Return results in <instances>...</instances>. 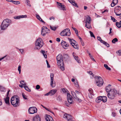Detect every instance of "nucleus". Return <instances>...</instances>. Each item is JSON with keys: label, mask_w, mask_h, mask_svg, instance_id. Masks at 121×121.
I'll return each mask as SVG.
<instances>
[{"label": "nucleus", "mask_w": 121, "mask_h": 121, "mask_svg": "<svg viewBox=\"0 0 121 121\" xmlns=\"http://www.w3.org/2000/svg\"><path fill=\"white\" fill-rule=\"evenodd\" d=\"M116 25L118 28H120L121 27V23L120 22L119 23L116 22Z\"/></svg>", "instance_id": "obj_32"}, {"label": "nucleus", "mask_w": 121, "mask_h": 121, "mask_svg": "<svg viewBox=\"0 0 121 121\" xmlns=\"http://www.w3.org/2000/svg\"><path fill=\"white\" fill-rule=\"evenodd\" d=\"M75 92L77 96V95L78 96V95H79L81 94L77 90H76L75 91Z\"/></svg>", "instance_id": "obj_46"}, {"label": "nucleus", "mask_w": 121, "mask_h": 121, "mask_svg": "<svg viewBox=\"0 0 121 121\" xmlns=\"http://www.w3.org/2000/svg\"><path fill=\"white\" fill-rule=\"evenodd\" d=\"M89 32L90 33L91 36L92 37H93L94 38H95V37L93 33L91 32V31H90Z\"/></svg>", "instance_id": "obj_39"}, {"label": "nucleus", "mask_w": 121, "mask_h": 121, "mask_svg": "<svg viewBox=\"0 0 121 121\" xmlns=\"http://www.w3.org/2000/svg\"><path fill=\"white\" fill-rule=\"evenodd\" d=\"M40 86L39 85H37L36 87V88L37 90L39 89L40 88Z\"/></svg>", "instance_id": "obj_50"}, {"label": "nucleus", "mask_w": 121, "mask_h": 121, "mask_svg": "<svg viewBox=\"0 0 121 121\" xmlns=\"http://www.w3.org/2000/svg\"><path fill=\"white\" fill-rule=\"evenodd\" d=\"M21 66L20 65H19L18 67V70L19 71V74H20L21 72Z\"/></svg>", "instance_id": "obj_47"}, {"label": "nucleus", "mask_w": 121, "mask_h": 121, "mask_svg": "<svg viewBox=\"0 0 121 121\" xmlns=\"http://www.w3.org/2000/svg\"><path fill=\"white\" fill-rule=\"evenodd\" d=\"M80 42H81L82 45L83 46H84V43L82 41H82H80Z\"/></svg>", "instance_id": "obj_61"}, {"label": "nucleus", "mask_w": 121, "mask_h": 121, "mask_svg": "<svg viewBox=\"0 0 121 121\" xmlns=\"http://www.w3.org/2000/svg\"><path fill=\"white\" fill-rule=\"evenodd\" d=\"M74 83L75 85L76 86V87H77L78 88L79 87L78 83L77 82H75Z\"/></svg>", "instance_id": "obj_48"}, {"label": "nucleus", "mask_w": 121, "mask_h": 121, "mask_svg": "<svg viewBox=\"0 0 121 121\" xmlns=\"http://www.w3.org/2000/svg\"><path fill=\"white\" fill-rule=\"evenodd\" d=\"M103 43L105 45L108 47L110 46L109 44L107 43V42H106L105 41V42H103Z\"/></svg>", "instance_id": "obj_44"}, {"label": "nucleus", "mask_w": 121, "mask_h": 121, "mask_svg": "<svg viewBox=\"0 0 121 121\" xmlns=\"http://www.w3.org/2000/svg\"><path fill=\"white\" fill-rule=\"evenodd\" d=\"M61 44L63 46V48L65 49H66L67 48H65L64 47H69V44L67 42H66L63 40L62 41L61 43Z\"/></svg>", "instance_id": "obj_18"}, {"label": "nucleus", "mask_w": 121, "mask_h": 121, "mask_svg": "<svg viewBox=\"0 0 121 121\" xmlns=\"http://www.w3.org/2000/svg\"><path fill=\"white\" fill-rule=\"evenodd\" d=\"M111 86L109 84L106 87V91L108 93V92H109L112 89H111L110 87Z\"/></svg>", "instance_id": "obj_23"}, {"label": "nucleus", "mask_w": 121, "mask_h": 121, "mask_svg": "<svg viewBox=\"0 0 121 121\" xmlns=\"http://www.w3.org/2000/svg\"><path fill=\"white\" fill-rule=\"evenodd\" d=\"M55 19V17H50L49 18V19L50 20H51L52 19L53 20H54Z\"/></svg>", "instance_id": "obj_55"}, {"label": "nucleus", "mask_w": 121, "mask_h": 121, "mask_svg": "<svg viewBox=\"0 0 121 121\" xmlns=\"http://www.w3.org/2000/svg\"><path fill=\"white\" fill-rule=\"evenodd\" d=\"M11 23V21L10 20L8 19H5L2 22L1 26V29L5 30Z\"/></svg>", "instance_id": "obj_3"}, {"label": "nucleus", "mask_w": 121, "mask_h": 121, "mask_svg": "<svg viewBox=\"0 0 121 121\" xmlns=\"http://www.w3.org/2000/svg\"><path fill=\"white\" fill-rule=\"evenodd\" d=\"M70 30L68 28L62 31L60 33V35L63 36H69L70 35Z\"/></svg>", "instance_id": "obj_8"}, {"label": "nucleus", "mask_w": 121, "mask_h": 121, "mask_svg": "<svg viewBox=\"0 0 121 121\" xmlns=\"http://www.w3.org/2000/svg\"><path fill=\"white\" fill-rule=\"evenodd\" d=\"M72 96L69 94L67 93V100L68 102L70 104H72Z\"/></svg>", "instance_id": "obj_13"}, {"label": "nucleus", "mask_w": 121, "mask_h": 121, "mask_svg": "<svg viewBox=\"0 0 121 121\" xmlns=\"http://www.w3.org/2000/svg\"><path fill=\"white\" fill-rule=\"evenodd\" d=\"M104 66L107 69L109 70H111V68L108 67L107 64H104Z\"/></svg>", "instance_id": "obj_34"}, {"label": "nucleus", "mask_w": 121, "mask_h": 121, "mask_svg": "<svg viewBox=\"0 0 121 121\" xmlns=\"http://www.w3.org/2000/svg\"><path fill=\"white\" fill-rule=\"evenodd\" d=\"M112 95H114L115 96H116L117 94H119V91H117L115 89H113L111 90L110 91Z\"/></svg>", "instance_id": "obj_14"}, {"label": "nucleus", "mask_w": 121, "mask_h": 121, "mask_svg": "<svg viewBox=\"0 0 121 121\" xmlns=\"http://www.w3.org/2000/svg\"><path fill=\"white\" fill-rule=\"evenodd\" d=\"M29 113L30 114H33L37 112V108L34 107H30L29 110Z\"/></svg>", "instance_id": "obj_11"}, {"label": "nucleus", "mask_w": 121, "mask_h": 121, "mask_svg": "<svg viewBox=\"0 0 121 121\" xmlns=\"http://www.w3.org/2000/svg\"><path fill=\"white\" fill-rule=\"evenodd\" d=\"M6 1H7L9 2H12V1H13V0H6Z\"/></svg>", "instance_id": "obj_63"}, {"label": "nucleus", "mask_w": 121, "mask_h": 121, "mask_svg": "<svg viewBox=\"0 0 121 121\" xmlns=\"http://www.w3.org/2000/svg\"><path fill=\"white\" fill-rule=\"evenodd\" d=\"M50 27L51 29L52 30H54V31L55 30H56V28L55 27H53L52 26H50Z\"/></svg>", "instance_id": "obj_38"}, {"label": "nucleus", "mask_w": 121, "mask_h": 121, "mask_svg": "<svg viewBox=\"0 0 121 121\" xmlns=\"http://www.w3.org/2000/svg\"><path fill=\"white\" fill-rule=\"evenodd\" d=\"M45 118L47 121H53L52 117L49 115H46Z\"/></svg>", "instance_id": "obj_16"}, {"label": "nucleus", "mask_w": 121, "mask_h": 121, "mask_svg": "<svg viewBox=\"0 0 121 121\" xmlns=\"http://www.w3.org/2000/svg\"><path fill=\"white\" fill-rule=\"evenodd\" d=\"M90 57L91 58V59L92 60H94V61H95V60L94 59V58H93V57L92 56H91Z\"/></svg>", "instance_id": "obj_58"}, {"label": "nucleus", "mask_w": 121, "mask_h": 121, "mask_svg": "<svg viewBox=\"0 0 121 121\" xmlns=\"http://www.w3.org/2000/svg\"><path fill=\"white\" fill-rule=\"evenodd\" d=\"M91 19L89 16H88L86 17V25L85 26L88 29L91 28Z\"/></svg>", "instance_id": "obj_7"}, {"label": "nucleus", "mask_w": 121, "mask_h": 121, "mask_svg": "<svg viewBox=\"0 0 121 121\" xmlns=\"http://www.w3.org/2000/svg\"><path fill=\"white\" fill-rule=\"evenodd\" d=\"M12 3L16 5L18 4H20V2L19 1H13Z\"/></svg>", "instance_id": "obj_33"}, {"label": "nucleus", "mask_w": 121, "mask_h": 121, "mask_svg": "<svg viewBox=\"0 0 121 121\" xmlns=\"http://www.w3.org/2000/svg\"><path fill=\"white\" fill-rule=\"evenodd\" d=\"M57 65L59 68L62 70H65L64 66V63L63 60V57L61 54H59L56 57Z\"/></svg>", "instance_id": "obj_1"}, {"label": "nucleus", "mask_w": 121, "mask_h": 121, "mask_svg": "<svg viewBox=\"0 0 121 121\" xmlns=\"http://www.w3.org/2000/svg\"><path fill=\"white\" fill-rule=\"evenodd\" d=\"M108 98L110 99H114L116 97L115 95L112 94L110 92H108L107 94Z\"/></svg>", "instance_id": "obj_17"}, {"label": "nucleus", "mask_w": 121, "mask_h": 121, "mask_svg": "<svg viewBox=\"0 0 121 121\" xmlns=\"http://www.w3.org/2000/svg\"><path fill=\"white\" fill-rule=\"evenodd\" d=\"M47 110H48V111H49L50 112H51L54 115V113L52 112L51 111H50L48 109V108L47 109Z\"/></svg>", "instance_id": "obj_52"}, {"label": "nucleus", "mask_w": 121, "mask_h": 121, "mask_svg": "<svg viewBox=\"0 0 121 121\" xmlns=\"http://www.w3.org/2000/svg\"><path fill=\"white\" fill-rule=\"evenodd\" d=\"M35 49H39L43 45V41L41 39L39 38L36 41Z\"/></svg>", "instance_id": "obj_2"}, {"label": "nucleus", "mask_w": 121, "mask_h": 121, "mask_svg": "<svg viewBox=\"0 0 121 121\" xmlns=\"http://www.w3.org/2000/svg\"><path fill=\"white\" fill-rule=\"evenodd\" d=\"M50 91L48 93H47V94H46L45 95V96H48L49 95H50Z\"/></svg>", "instance_id": "obj_53"}, {"label": "nucleus", "mask_w": 121, "mask_h": 121, "mask_svg": "<svg viewBox=\"0 0 121 121\" xmlns=\"http://www.w3.org/2000/svg\"><path fill=\"white\" fill-rule=\"evenodd\" d=\"M68 0L73 6L77 7H78V6L77 5V4L75 3V2L73 1V0Z\"/></svg>", "instance_id": "obj_27"}, {"label": "nucleus", "mask_w": 121, "mask_h": 121, "mask_svg": "<svg viewBox=\"0 0 121 121\" xmlns=\"http://www.w3.org/2000/svg\"><path fill=\"white\" fill-rule=\"evenodd\" d=\"M60 9L63 10H66L65 7L64 5L62 7L60 8Z\"/></svg>", "instance_id": "obj_49"}, {"label": "nucleus", "mask_w": 121, "mask_h": 121, "mask_svg": "<svg viewBox=\"0 0 121 121\" xmlns=\"http://www.w3.org/2000/svg\"><path fill=\"white\" fill-rule=\"evenodd\" d=\"M24 88L27 91L29 92L31 91L29 89V88L27 86H24Z\"/></svg>", "instance_id": "obj_36"}, {"label": "nucleus", "mask_w": 121, "mask_h": 121, "mask_svg": "<svg viewBox=\"0 0 121 121\" xmlns=\"http://www.w3.org/2000/svg\"><path fill=\"white\" fill-rule=\"evenodd\" d=\"M46 61L47 63V65L48 67V68H50V66L49 65L48 61L47 60H46Z\"/></svg>", "instance_id": "obj_51"}, {"label": "nucleus", "mask_w": 121, "mask_h": 121, "mask_svg": "<svg viewBox=\"0 0 121 121\" xmlns=\"http://www.w3.org/2000/svg\"><path fill=\"white\" fill-rule=\"evenodd\" d=\"M73 55L75 60H76L78 63H80V62L78 59L79 58L78 56L74 53H73Z\"/></svg>", "instance_id": "obj_19"}, {"label": "nucleus", "mask_w": 121, "mask_h": 121, "mask_svg": "<svg viewBox=\"0 0 121 121\" xmlns=\"http://www.w3.org/2000/svg\"><path fill=\"white\" fill-rule=\"evenodd\" d=\"M114 12L116 16H120L121 14V7L120 6H117L115 9ZM119 18L121 19V16Z\"/></svg>", "instance_id": "obj_6"}, {"label": "nucleus", "mask_w": 121, "mask_h": 121, "mask_svg": "<svg viewBox=\"0 0 121 121\" xmlns=\"http://www.w3.org/2000/svg\"><path fill=\"white\" fill-rule=\"evenodd\" d=\"M57 99L59 101H61V96L59 95L57 98Z\"/></svg>", "instance_id": "obj_45"}, {"label": "nucleus", "mask_w": 121, "mask_h": 121, "mask_svg": "<svg viewBox=\"0 0 121 121\" xmlns=\"http://www.w3.org/2000/svg\"><path fill=\"white\" fill-rule=\"evenodd\" d=\"M30 1L29 0H26V3L27 5L29 7H31V5L30 3Z\"/></svg>", "instance_id": "obj_37"}, {"label": "nucleus", "mask_w": 121, "mask_h": 121, "mask_svg": "<svg viewBox=\"0 0 121 121\" xmlns=\"http://www.w3.org/2000/svg\"><path fill=\"white\" fill-rule=\"evenodd\" d=\"M26 83H25L23 84L22 85L23 86V87L24 88V86H27L26 85Z\"/></svg>", "instance_id": "obj_64"}, {"label": "nucleus", "mask_w": 121, "mask_h": 121, "mask_svg": "<svg viewBox=\"0 0 121 121\" xmlns=\"http://www.w3.org/2000/svg\"><path fill=\"white\" fill-rule=\"evenodd\" d=\"M40 118L38 115H37L34 117L33 121H40Z\"/></svg>", "instance_id": "obj_20"}, {"label": "nucleus", "mask_w": 121, "mask_h": 121, "mask_svg": "<svg viewBox=\"0 0 121 121\" xmlns=\"http://www.w3.org/2000/svg\"><path fill=\"white\" fill-rule=\"evenodd\" d=\"M118 41L117 39V38H115L113 39L112 41V42L113 43H115L116 42H117Z\"/></svg>", "instance_id": "obj_35"}, {"label": "nucleus", "mask_w": 121, "mask_h": 121, "mask_svg": "<svg viewBox=\"0 0 121 121\" xmlns=\"http://www.w3.org/2000/svg\"><path fill=\"white\" fill-rule=\"evenodd\" d=\"M61 90L64 93H66L67 92V90L66 89L64 88L62 89Z\"/></svg>", "instance_id": "obj_43"}, {"label": "nucleus", "mask_w": 121, "mask_h": 121, "mask_svg": "<svg viewBox=\"0 0 121 121\" xmlns=\"http://www.w3.org/2000/svg\"><path fill=\"white\" fill-rule=\"evenodd\" d=\"M57 4L59 6H60V5H61V4H62L61 3H59L58 2H57Z\"/></svg>", "instance_id": "obj_60"}, {"label": "nucleus", "mask_w": 121, "mask_h": 121, "mask_svg": "<svg viewBox=\"0 0 121 121\" xmlns=\"http://www.w3.org/2000/svg\"><path fill=\"white\" fill-rule=\"evenodd\" d=\"M101 96H100L96 98V99L95 101L97 103H99L101 101V99H102Z\"/></svg>", "instance_id": "obj_26"}, {"label": "nucleus", "mask_w": 121, "mask_h": 121, "mask_svg": "<svg viewBox=\"0 0 121 121\" xmlns=\"http://www.w3.org/2000/svg\"><path fill=\"white\" fill-rule=\"evenodd\" d=\"M118 53H119V55H121V50H119L118 52Z\"/></svg>", "instance_id": "obj_54"}, {"label": "nucleus", "mask_w": 121, "mask_h": 121, "mask_svg": "<svg viewBox=\"0 0 121 121\" xmlns=\"http://www.w3.org/2000/svg\"><path fill=\"white\" fill-rule=\"evenodd\" d=\"M102 98L101 99V101H102L104 102H106L107 101V97L104 96H101Z\"/></svg>", "instance_id": "obj_29"}, {"label": "nucleus", "mask_w": 121, "mask_h": 121, "mask_svg": "<svg viewBox=\"0 0 121 121\" xmlns=\"http://www.w3.org/2000/svg\"><path fill=\"white\" fill-rule=\"evenodd\" d=\"M88 91L90 94H92L93 92V91L92 89L91 88H90L88 90Z\"/></svg>", "instance_id": "obj_40"}, {"label": "nucleus", "mask_w": 121, "mask_h": 121, "mask_svg": "<svg viewBox=\"0 0 121 121\" xmlns=\"http://www.w3.org/2000/svg\"><path fill=\"white\" fill-rule=\"evenodd\" d=\"M4 100L6 104H10L9 98L8 96H7L6 98L4 99Z\"/></svg>", "instance_id": "obj_25"}, {"label": "nucleus", "mask_w": 121, "mask_h": 121, "mask_svg": "<svg viewBox=\"0 0 121 121\" xmlns=\"http://www.w3.org/2000/svg\"><path fill=\"white\" fill-rule=\"evenodd\" d=\"M57 90L56 89H53L51 90L50 91V95H53L57 92Z\"/></svg>", "instance_id": "obj_22"}, {"label": "nucleus", "mask_w": 121, "mask_h": 121, "mask_svg": "<svg viewBox=\"0 0 121 121\" xmlns=\"http://www.w3.org/2000/svg\"><path fill=\"white\" fill-rule=\"evenodd\" d=\"M20 52H21L22 53L23 52V49H20Z\"/></svg>", "instance_id": "obj_62"}, {"label": "nucleus", "mask_w": 121, "mask_h": 121, "mask_svg": "<svg viewBox=\"0 0 121 121\" xmlns=\"http://www.w3.org/2000/svg\"><path fill=\"white\" fill-rule=\"evenodd\" d=\"M22 95L23 98L24 99H27V96L25 95L23 93L22 94Z\"/></svg>", "instance_id": "obj_42"}, {"label": "nucleus", "mask_w": 121, "mask_h": 121, "mask_svg": "<svg viewBox=\"0 0 121 121\" xmlns=\"http://www.w3.org/2000/svg\"><path fill=\"white\" fill-rule=\"evenodd\" d=\"M36 17L39 20L44 23H45V22H44V21L42 20V19L41 18L40 16L36 14Z\"/></svg>", "instance_id": "obj_28"}, {"label": "nucleus", "mask_w": 121, "mask_h": 121, "mask_svg": "<svg viewBox=\"0 0 121 121\" xmlns=\"http://www.w3.org/2000/svg\"><path fill=\"white\" fill-rule=\"evenodd\" d=\"M60 40V39L59 38H57L56 39V41L58 42H59Z\"/></svg>", "instance_id": "obj_57"}, {"label": "nucleus", "mask_w": 121, "mask_h": 121, "mask_svg": "<svg viewBox=\"0 0 121 121\" xmlns=\"http://www.w3.org/2000/svg\"><path fill=\"white\" fill-rule=\"evenodd\" d=\"M118 0H113L112 3L111 4V6L113 7L118 3Z\"/></svg>", "instance_id": "obj_24"}, {"label": "nucleus", "mask_w": 121, "mask_h": 121, "mask_svg": "<svg viewBox=\"0 0 121 121\" xmlns=\"http://www.w3.org/2000/svg\"><path fill=\"white\" fill-rule=\"evenodd\" d=\"M24 83V82L23 81H20V83L22 85Z\"/></svg>", "instance_id": "obj_56"}, {"label": "nucleus", "mask_w": 121, "mask_h": 121, "mask_svg": "<svg viewBox=\"0 0 121 121\" xmlns=\"http://www.w3.org/2000/svg\"><path fill=\"white\" fill-rule=\"evenodd\" d=\"M96 81L95 84L97 86H100L103 85L104 83L103 79L99 76H96L95 78Z\"/></svg>", "instance_id": "obj_5"}, {"label": "nucleus", "mask_w": 121, "mask_h": 121, "mask_svg": "<svg viewBox=\"0 0 121 121\" xmlns=\"http://www.w3.org/2000/svg\"><path fill=\"white\" fill-rule=\"evenodd\" d=\"M111 19L112 20L113 22H116L117 21V20H116L113 17L111 16Z\"/></svg>", "instance_id": "obj_41"}, {"label": "nucleus", "mask_w": 121, "mask_h": 121, "mask_svg": "<svg viewBox=\"0 0 121 121\" xmlns=\"http://www.w3.org/2000/svg\"><path fill=\"white\" fill-rule=\"evenodd\" d=\"M53 74L52 73L50 74V77L51 78V85L52 87H54L55 86V83L53 82Z\"/></svg>", "instance_id": "obj_12"}, {"label": "nucleus", "mask_w": 121, "mask_h": 121, "mask_svg": "<svg viewBox=\"0 0 121 121\" xmlns=\"http://www.w3.org/2000/svg\"><path fill=\"white\" fill-rule=\"evenodd\" d=\"M41 52L43 54L44 57L45 58H47V56L46 54L45 51L43 50H42L41 51Z\"/></svg>", "instance_id": "obj_30"}, {"label": "nucleus", "mask_w": 121, "mask_h": 121, "mask_svg": "<svg viewBox=\"0 0 121 121\" xmlns=\"http://www.w3.org/2000/svg\"><path fill=\"white\" fill-rule=\"evenodd\" d=\"M71 93L74 98H75L79 102L81 101V100L79 98V97L77 95L75 92H71Z\"/></svg>", "instance_id": "obj_15"}, {"label": "nucleus", "mask_w": 121, "mask_h": 121, "mask_svg": "<svg viewBox=\"0 0 121 121\" xmlns=\"http://www.w3.org/2000/svg\"><path fill=\"white\" fill-rule=\"evenodd\" d=\"M27 17L26 15H22L17 16L16 17H14V18L16 19H19L20 18L26 17Z\"/></svg>", "instance_id": "obj_21"}, {"label": "nucleus", "mask_w": 121, "mask_h": 121, "mask_svg": "<svg viewBox=\"0 0 121 121\" xmlns=\"http://www.w3.org/2000/svg\"><path fill=\"white\" fill-rule=\"evenodd\" d=\"M97 39L99 41L102 43H103V42H105V41L102 40L101 39V38L99 36L97 37Z\"/></svg>", "instance_id": "obj_31"}, {"label": "nucleus", "mask_w": 121, "mask_h": 121, "mask_svg": "<svg viewBox=\"0 0 121 121\" xmlns=\"http://www.w3.org/2000/svg\"><path fill=\"white\" fill-rule=\"evenodd\" d=\"M50 32L49 30L48 29L47 27L43 26L42 28L41 34L43 36H44L46 34H49Z\"/></svg>", "instance_id": "obj_10"}, {"label": "nucleus", "mask_w": 121, "mask_h": 121, "mask_svg": "<svg viewBox=\"0 0 121 121\" xmlns=\"http://www.w3.org/2000/svg\"><path fill=\"white\" fill-rule=\"evenodd\" d=\"M68 39L69 40V42L72 46L75 48L77 49H79L78 47H77V45L76 43V41L73 39H71L70 38H68Z\"/></svg>", "instance_id": "obj_9"}, {"label": "nucleus", "mask_w": 121, "mask_h": 121, "mask_svg": "<svg viewBox=\"0 0 121 121\" xmlns=\"http://www.w3.org/2000/svg\"><path fill=\"white\" fill-rule=\"evenodd\" d=\"M112 29L111 28H110V32L109 33V34H110L112 33Z\"/></svg>", "instance_id": "obj_59"}, {"label": "nucleus", "mask_w": 121, "mask_h": 121, "mask_svg": "<svg viewBox=\"0 0 121 121\" xmlns=\"http://www.w3.org/2000/svg\"><path fill=\"white\" fill-rule=\"evenodd\" d=\"M19 98L17 96H15L12 97L11 99V104L15 107L19 105Z\"/></svg>", "instance_id": "obj_4"}]
</instances>
